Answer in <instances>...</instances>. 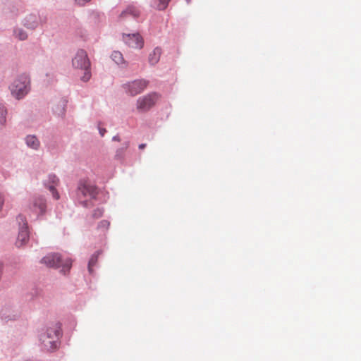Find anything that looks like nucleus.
<instances>
[{
  "label": "nucleus",
  "mask_w": 361,
  "mask_h": 361,
  "mask_svg": "<svg viewBox=\"0 0 361 361\" xmlns=\"http://www.w3.org/2000/svg\"><path fill=\"white\" fill-rule=\"evenodd\" d=\"M73 66L85 71L81 80L88 81L91 78L90 61L87 52L84 49H78L72 60Z\"/></svg>",
  "instance_id": "f257e3e1"
},
{
  "label": "nucleus",
  "mask_w": 361,
  "mask_h": 361,
  "mask_svg": "<svg viewBox=\"0 0 361 361\" xmlns=\"http://www.w3.org/2000/svg\"><path fill=\"white\" fill-rule=\"evenodd\" d=\"M41 262L47 267H62L61 271L66 274L72 266V261L67 258L63 260L58 253H50L41 259Z\"/></svg>",
  "instance_id": "f03ea898"
},
{
  "label": "nucleus",
  "mask_w": 361,
  "mask_h": 361,
  "mask_svg": "<svg viewBox=\"0 0 361 361\" xmlns=\"http://www.w3.org/2000/svg\"><path fill=\"white\" fill-rule=\"evenodd\" d=\"M30 79L26 75H20L11 85V94L18 99H21L29 91Z\"/></svg>",
  "instance_id": "7ed1b4c3"
},
{
  "label": "nucleus",
  "mask_w": 361,
  "mask_h": 361,
  "mask_svg": "<svg viewBox=\"0 0 361 361\" xmlns=\"http://www.w3.org/2000/svg\"><path fill=\"white\" fill-rule=\"evenodd\" d=\"M159 98V94L156 92H151L139 97L136 102L137 110L139 112L148 111L156 104Z\"/></svg>",
  "instance_id": "20e7f679"
},
{
  "label": "nucleus",
  "mask_w": 361,
  "mask_h": 361,
  "mask_svg": "<svg viewBox=\"0 0 361 361\" xmlns=\"http://www.w3.org/2000/svg\"><path fill=\"white\" fill-rule=\"evenodd\" d=\"M60 336V328L54 326L47 329V335L41 339L48 350H53L58 346V340Z\"/></svg>",
  "instance_id": "39448f33"
},
{
  "label": "nucleus",
  "mask_w": 361,
  "mask_h": 361,
  "mask_svg": "<svg viewBox=\"0 0 361 361\" xmlns=\"http://www.w3.org/2000/svg\"><path fill=\"white\" fill-rule=\"evenodd\" d=\"M149 82L144 79L135 80L123 85L126 92L131 96L142 92L147 87Z\"/></svg>",
  "instance_id": "423d86ee"
},
{
  "label": "nucleus",
  "mask_w": 361,
  "mask_h": 361,
  "mask_svg": "<svg viewBox=\"0 0 361 361\" xmlns=\"http://www.w3.org/2000/svg\"><path fill=\"white\" fill-rule=\"evenodd\" d=\"M123 40L126 44L133 49H142L144 46V39L139 33L123 34Z\"/></svg>",
  "instance_id": "0eeeda50"
},
{
  "label": "nucleus",
  "mask_w": 361,
  "mask_h": 361,
  "mask_svg": "<svg viewBox=\"0 0 361 361\" xmlns=\"http://www.w3.org/2000/svg\"><path fill=\"white\" fill-rule=\"evenodd\" d=\"M96 195V188L93 185L82 184L78 188V196L80 199H82V197L85 198L86 200L84 202L94 198Z\"/></svg>",
  "instance_id": "6e6552de"
},
{
  "label": "nucleus",
  "mask_w": 361,
  "mask_h": 361,
  "mask_svg": "<svg viewBox=\"0 0 361 361\" xmlns=\"http://www.w3.org/2000/svg\"><path fill=\"white\" fill-rule=\"evenodd\" d=\"M47 208L46 200L42 197H36L33 199L30 209L37 216L45 214Z\"/></svg>",
  "instance_id": "1a4fd4ad"
},
{
  "label": "nucleus",
  "mask_w": 361,
  "mask_h": 361,
  "mask_svg": "<svg viewBox=\"0 0 361 361\" xmlns=\"http://www.w3.org/2000/svg\"><path fill=\"white\" fill-rule=\"evenodd\" d=\"M30 239L29 231L27 223H24L18 235L16 245L18 247H25L28 245Z\"/></svg>",
  "instance_id": "9d476101"
},
{
  "label": "nucleus",
  "mask_w": 361,
  "mask_h": 361,
  "mask_svg": "<svg viewBox=\"0 0 361 361\" xmlns=\"http://www.w3.org/2000/svg\"><path fill=\"white\" fill-rule=\"evenodd\" d=\"M49 183H52L53 185H49V189L51 192L52 196L54 199L59 200V195L58 192L55 189V185H57L59 183V179L55 175H49Z\"/></svg>",
  "instance_id": "9b49d317"
},
{
  "label": "nucleus",
  "mask_w": 361,
  "mask_h": 361,
  "mask_svg": "<svg viewBox=\"0 0 361 361\" xmlns=\"http://www.w3.org/2000/svg\"><path fill=\"white\" fill-rule=\"evenodd\" d=\"M161 54V50L159 47H156L152 53L149 55V62L152 65H154L158 63L159 61L160 56Z\"/></svg>",
  "instance_id": "f8f14e48"
},
{
  "label": "nucleus",
  "mask_w": 361,
  "mask_h": 361,
  "mask_svg": "<svg viewBox=\"0 0 361 361\" xmlns=\"http://www.w3.org/2000/svg\"><path fill=\"white\" fill-rule=\"evenodd\" d=\"M128 15L132 16L133 18H137L140 16V11L135 6H130L121 13V17H126Z\"/></svg>",
  "instance_id": "ddd939ff"
},
{
  "label": "nucleus",
  "mask_w": 361,
  "mask_h": 361,
  "mask_svg": "<svg viewBox=\"0 0 361 361\" xmlns=\"http://www.w3.org/2000/svg\"><path fill=\"white\" fill-rule=\"evenodd\" d=\"M26 144L28 147L37 149L39 146V141L38 139L34 135H28L25 139Z\"/></svg>",
  "instance_id": "4468645a"
},
{
  "label": "nucleus",
  "mask_w": 361,
  "mask_h": 361,
  "mask_svg": "<svg viewBox=\"0 0 361 361\" xmlns=\"http://www.w3.org/2000/svg\"><path fill=\"white\" fill-rule=\"evenodd\" d=\"M111 58L113 61H115V63L118 65H125V66H126V63L123 59V54L120 51H113L111 54Z\"/></svg>",
  "instance_id": "2eb2a0df"
},
{
  "label": "nucleus",
  "mask_w": 361,
  "mask_h": 361,
  "mask_svg": "<svg viewBox=\"0 0 361 361\" xmlns=\"http://www.w3.org/2000/svg\"><path fill=\"white\" fill-rule=\"evenodd\" d=\"M25 26L30 29H34L37 25V19L35 16H30L25 19Z\"/></svg>",
  "instance_id": "dca6fc26"
},
{
  "label": "nucleus",
  "mask_w": 361,
  "mask_h": 361,
  "mask_svg": "<svg viewBox=\"0 0 361 361\" xmlns=\"http://www.w3.org/2000/svg\"><path fill=\"white\" fill-rule=\"evenodd\" d=\"M14 35L20 40H25L27 37V33L20 28H17L14 30Z\"/></svg>",
  "instance_id": "f3484780"
},
{
  "label": "nucleus",
  "mask_w": 361,
  "mask_h": 361,
  "mask_svg": "<svg viewBox=\"0 0 361 361\" xmlns=\"http://www.w3.org/2000/svg\"><path fill=\"white\" fill-rule=\"evenodd\" d=\"M98 255H99V252H97V255H93L89 261L88 271L90 274H92V272H93L92 267L96 264V263L97 262Z\"/></svg>",
  "instance_id": "a211bd4d"
},
{
  "label": "nucleus",
  "mask_w": 361,
  "mask_h": 361,
  "mask_svg": "<svg viewBox=\"0 0 361 361\" xmlns=\"http://www.w3.org/2000/svg\"><path fill=\"white\" fill-rule=\"evenodd\" d=\"M110 223L108 221L102 220L98 224V228L104 231L107 230L109 227Z\"/></svg>",
  "instance_id": "6ab92c4d"
},
{
  "label": "nucleus",
  "mask_w": 361,
  "mask_h": 361,
  "mask_svg": "<svg viewBox=\"0 0 361 361\" xmlns=\"http://www.w3.org/2000/svg\"><path fill=\"white\" fill-rule=\"evenodd\" d=\"M159 3L157 6L159 10H164L168 6L169 0H159Z\"/></svg>",
  "instance_id": "aec40b11"
},
{
  "label": "nucleus",
  "mask_w": 361,
  "mask_h": 361,
  "mask_svg": "<svg viewBox=\"0 0 361 361\" xmlns=\"http://www.w3.org/2000/svg\"><path fill=\"white\" fill-rule=\"evenodd\" d=\"M103 214V210L102 209H98L97 210L94 211V214H93V216L96 218H99L100 216H102Z\"/></svg>",
  "instance_id": "412c9836"
},
{
  "label": "nucleus",
  "mask_w": 361,
  "mask_h": 361,
  "mask_svg": "<svg viewBox=\"0 0 361 361\" xmlns=\"http://www.w3.org/2000/svg\"><path fill=\"white\" fill-rule=\"evenodd\" d=\"M90 0H75V1L76 2V4H78V5H84L86 3L89 2Z\"/></svg>",
  "instance_id": "4be33fe9"
},
{
  "label": "nucleus",
  "mask_w": 361,
  "mask_h": 361,
  "mask_svg": "<svg viewBox=\"0 0 361 361\" xmlns=\"http://www.w3.org/2000/svg\"><path fill=\"white\" fill-rule=\"evenodd\" d=\"M4 202V197L0 195V212L1 211V209H2V207H3Z\"/></svg>",
  "instance_id": "5701e85b"
},
{
  "label": "nucleus",
  "mask_w": 361,
  "mask_h": 361,
  "mask_svg": "<svg viewBox=\"0 0 361 361\" xmlns=\"http://www.w3.org/2000/svg\"><path fill=\"white\" fill-rule=\"evenodd\" d=\"M99 133H100L101 136H104L106 133V129L99 128Z\"/></svg>",
  "instance_id": "b1692460"
},
{
  "label": "nucleus",
  "mask_w": 361,
  "mask_h": 361,
  "mask_svg": "<svg viewBox=\"0 0 361 361\" xmlns=\"http://www.w3.org/2000/svg\"><path fill=\"white\" fill-rule=\"evenodd\" d=\"M146 147V144H140L139 145V149H143Z\"/></svg>",
  "instance_id": "393cba45"
},
{
  "label": "nucleus",
  "mask_w": 361,
  "mask_h": 361,
  "mask_svg": "<svg viewBox=\"0 0 361 361\" xmlns=\"http://www.w3.org/2000/svg\"><path fill=\"white\" fill-rule=\"evenodd\" d=\"M18 219H20V220H21V221H25V220L24 216H22V215H19V216H18Z\"/></svg>",
  "instance_id": "a878e982"
},
{
  "label": "nucleus",
  "mask_w": 361,
  "mask_h": 361,
  "mask_svg": "<svg viewBox=\"0 0 361 361\" xmlns=\"http://www.w3.org/2000/svg\"><path fill=\"white\" fill-rule=\"evenodd\" d=\"M5 121H6V118H5V116H4L2 117V118H1V119H0V122H1V123H5Z\"/></svg>",
  "instance_id": "bb28decb"
},
{
  "label": "nucleus",
  "mask_w": 361,
  "mask_h": 361,
  "mask_svg": "<svg viewBox=\"0 0 361 361\" xmlns=\"http://www.w3.org/2000/svg\"><path fill=\"white\" fill-rule=\"evenodd\" d=\"M113 140H115V141H119V140H120V139H119L118 136H114V137H113Z\"/></svg>",
  "instance_id": "cd10ccee"
},
{
  "label": "nucleus",
  "mask_w": 361,
  "mask_h": 361,
  "mask_svg": "<svg viewBox=\"0 0 361 361\" xmlns=\"http://www.w3.org/2000/svg\"><path fill=\"white\" fill-rule=\"evenodd\" d=\"M1 112H2V114H3L4 112H5V114H6V110H4V109H2V110H1Z\"/></svg>",
  "instance_id": "c85d7f7f"
}]
</instances>
